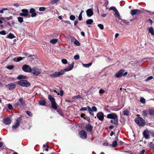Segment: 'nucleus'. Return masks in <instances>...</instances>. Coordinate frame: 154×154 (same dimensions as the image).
<instances>
[{"label": "nucleus", "instance_id": "f257e3e1", "mask_svg": "<svg viewBox=\"0 0 154 154\" xmlns=\"http://www.w3.org/2000/svg\"><path fill=\"white\" fill-rule=\"evenodd\" d=\"M137 117L134 119V121L137 125L139 127H143L146 124L144 119L140 116V115L137 114Z\"/></svg>", "mask_w": 154, "mask_h": 154}, {"label": "nucleus", "instance_id": "f03ea898", "mask_svg": "<svg viewBox=\"0 0 154 154\" xmlns=\"http://www.w3.org/2000/svg\"><path fill=\"white\" fill-rule=\"evenodd\" d=\"M107 118L114 119V124L117 126L118 123V118L116 113H113L108 114L106 116Z\"/></svg>", "mask_w": 154, "mask_h": 154}, {"label": "nucleus", "instance_id": "7ed1b4c3", "mask_svg": "<svg viewBox=\"0 0 154 154\" xmlns=\"http://www.w3.org/2000/svg\"><path fill=\"white\" fill-rule=\"evenodd\" d=\"M16 83L20 86L23 87H27L31 85L30 83L28 81L26 80H20Z\"/></svg>", "mask_w": 154, "mask_h": 154}, {"label": "nucleus", "instance_id": "20e7f679", "mask_svg": "<svg viewBox=\"0 0 154 154\" xmlns=\"http://www.w3.org/2000/svg\"><path fill=\"white\" fill-rule=\"evenodd\" d=\"M19 103H16L14 104L15 108L19 107L21 108L23 107L25 105V101L24 100L23 98H20L19 100Z\"/></svg>", "mask_w": 154, "mask_h": 154}, {"label": "nucleus", "instance_id": "39448f33", "mask_svg": "<svg viewBox=\"0 0 154 154\" xmlns=\"http://www.w3.org/2000/svg\"><path fill=\"white\" fill-rule=\"evenodd\" d=\"M64 74V71L63 69H62L59 72H55L54 73L51 75L50 76L51 78H55L57 77H59Z\"/></svg>", "mask_w": 154, "mask_h": 154}, {"label": "nucleus", "instance_id": "423d86ee", "mask_svg": "<svg viewBox=\"0 0 154 154\" xmlns=\"http://www.w3.org/2000/svg\"><path fill=\"white\" fill-rule=\"evenodd\" d=\"M125 70L123 69H121L117 72L115 75V77L117 78H119L121 77L122 76H124L126 75L127 74V72H125L124 73Z\"/></svg>", "mask_w": 154, "mask_h": 154}, {"label": "nucleus", "instance_id": "0eeeda50", "mask_svg": "<svg viewBox=\"0 0 154 154\" xmlns=\"http://www.w3.org/2000/svg\"><path fill=\"white\" fill-rule=\"evenodd\" d=\"M30 72L32 73L35 76L39 75L41 73L40 70L36 67H33L32 68Z\"/></svg>", "mask_w": 154, "mask_h": 154}, {"label": "nucleus", "instance_id": "6e6552de", "mask_svg": "<svg viewBox=\"0 0 154 154\" xmlns=\"http://www.w3.org/2000/svg\"><path fill=\"white\" fill-rule=\"evenodd\" d=\"M142 12V11L137 9L131 10V11L130 13L132 16L134 15H138Z\"/></svg>", "mask_w": 154, "mask_h": 154}, {"label": "nucleus", "instance_id": "1a4fd4ad", "mask_svg": "<svg viewBox=\"0 0 154 154\" xmlns=\"http://www.w3.org/2000/svg\"><path fill=\"white\" fill-rule=\"evenodd\" d=\"M22 13L20 14V15L21 16L26 17L29 15V12L27 9H24L21 10Z\"/></svg>", "mask_w": 154, "mask_h": 154}, {"label": "nucleus", "instance_id": "9d476101", "mask_svg": "<svg viewBox=\"0 0 154 154\" xmlns=\"http://www.w3.org/2000/svg\"><path fill=\"white\" fill-rule=\"evenodd\" d=\"M31 69L32 68L27 65H24L22 67V70L26 72H30Z\"/></svg>", "mask_w": 154, "mask_h": 154}, {"label": "nucleus", "instance_id": "9b49d317", "mask_svg": "<svg viewBox=\"0 0 154 154\" xmlns=\"http://www.w3.org/2000/svg\"><path fill=\"white\" fill-rule=\"evenodd\" d=\"M151 133L149 131L147 130H145L144 131L143 133V134L144 137L146 139H148L149 138L150 134Z\"/></svg>", "mask_w": 154, "mask_h": 154}, {"label": "nucleus", "instance_id": "f8f14e48", "mask_svg": "<svg viewBox=\"0 0 154 154\" xmlns=\"http://www.w3.org/2000/svg\"><path fill=\"white\" fill-rule=\"evenodd\" d=\"M79 134L80 136V137L81 138L85 139L87 137V134L86 131L82 130L80 131Z\"/></svg>", "mask_w": 154, "mask_h": 154}, {"label": "nucleus", "instance_id": "ddd939ff", "mask_svg": "<svg viewBox=\"0 0 154 154\" xmlns=\"http://www.w3.org/2000/svg\"><path fill=\"white\" fill-rule=\"evenodd\" d=\"M97 118L100 121H102L104 119V115L102 112H100L97 113Z\"/></svg>", "mask_w": 154, "mask_h": 154}, {"label": "nucleus", "instance_id": "4468645a", "mask_svg": "<svg viewBox=\"0 0 154 154\" xmlns=\"http://www.w3.org/2000/svg\"><path fill=\"white\" fill-rule=\"evenodd\" d=\"M74 62H72V63L69 65L66 68L63 69L64 72L69 71L72 69L74 67Z\"/></svg>", "mask_w": 154, "mask_h": 154}, {"label": "nucleus", "instance_id": "2eb2a0df", "mask_svg": "<svg viewBox=\"0 0 154 154\" xmlns=\"http://www.w3.org/2000/svg\"><path fill=\"white\" fill-rule=\"evenodd\" d=\"M22 118L21 117H19L16 120V123L15 125L12 126V128H16L19 125L20 122V121L22 120Z\"/></svg>", "mask_w": 154, "mask_h": 154}, {"label": "nucleus", "instance_id": "dca6fc26", "mask_svg": "<svg viewBox=\"0 0 154 154\" xmlns=\"http://www.w3.org/2000/svg\"><path fill=\"white\" fill-rule=\"evenodd\" d=\"M9 90H12L15 88L16 85L13 83L8 84L5 85Z\"/></svg>", "mask_w": 154, "mask_h": 154}, {"label": "nucleus", "instance_id": "f3484780", "mask_svg": "<svg viewBox=\"0 0 154 154\" xmlns=\"http://www.w3.org/2000/svg\"><path fill=\"white\" fill-rule=\"evenodd\" d=\"M85 128L88 132H91L92 131L93 127L91 124H88L86 126Z\"/></svg>", "mask_w": 154, "mask_h": 154}, {"label": "nucleus", "instance_id": "a211bd4d", "mask_svg": "<svg viewBox=\"0 0 154 154\" xmlns=\"http://www.w3.org/2000/svg\"><path fill=\"white\" fill-rule=\"evenodd\" d=\"M86 11L87 15L88 17L91 16L94 14L93 11L91 8L87 9Z\"/></svg>", "mask_w": 154, "mask_h": 154}, {"label": "nucleus", "instance_id": "6ab92c4d", "mask_svg": "<svg viewBox=\"0 0 154 154\" xmlns=\"http://www.w3.org/2000/svg\"><path fill=\"white\" fill-rule=\"evenodd\" d=\"M3 122L5 125H8L11 124V121L9 118L7 117L4 119Z\"/></svg>", "mask_w": 154, "mask_h": 154}, {"label": "nucleus", "instance_id": "aec40b11", "mask_svg": "<svg viewBox=\"0 0 154 154\" xmlns=\"http://www.w3.org/2000/svg\"><path fill=\"white\" fill-rule=\"evenodd\" d=\"M35 12V10L33 8H31L29 10V12L32 14L31 15V16L32 17H35L36 15L37 14Z\"/></svg>", "mask_w": 154, "mask_h": 154}, {"label": "nucleus", "instance_id": "412c9836", "mask_svg": "<svg viewBox=\"0 0 154 154\" xmlns=\"http://www.w3.org/2000/svg\"><path fill=\"white\" fill-rule=\"evenodd\" d=\"M51 106L54 109H57V108L58 105L56 103V101L51 103Z\"/></svg>", "mask_w": 154, "mask_h": 154}, {"label": "nucleus", "instance_id": "4be33fe9", "mask_svg": "<svg viewBox=\"0 0 154 154\" xmlns=\"http://www.w3.org/2000/svg\"><path fill=\"white\" fill-rule=\"evenodd\" d=\"M114 12L115 13V15H116V16L117 17L118 19L121 20L120 18V14L117 10L116 9L114 11Z\"/></svg>", "mask_w": 154, "mask_h": 154}, {"label": "nucleus", "instance_id": "5701e85b", "mask_svg": "<svg viewBox=\"0 0 154 154\" xmlns=\"http://www.w3.org/2000/svg\"><path fill=\"white\" fill-rule=\"evenodd\" d=\"M39 103L42 106H45L46 104V102L45 100H40L39 101Z\"/></svg>", "mask_w": 154, "mask_h": 154}, {"label": "nucleus", "instance_id": "b1692460", "mask_svg": "<svg viewBox=\"0 0 154 154\" xmlns=\"http://www.w3.org/2000/svg\"><path fill=\"white\" fill-rule=\"evenodd\" d=\"M48 99L51 102V103L55 101V98L50 95H48Z\"/></svg>", "mask_w": 154, "mask_h": 154}, {"label": "nucleus", "instance_id": "393cba45", "mask_svg": "<svg viewBox=\"0 0 154 154\" xmlns=\"http://www.w3.org/2000/svg\"><path fill=\"white\" fill-rule=\"evenodd\" d=\"M26 78V77L25 76H23L22 75H20L18 76L17 77V79L19 80H21L23 79H25Z\"/></svg>", "mask_w": 154, "mask_h": 154}, {"label": "nucleus", "instance_id": "a878e982", "mask_svg": "<svg viewBox=\"0 0 154 154\" xmlns=\"http://www.w3.org/2000/svg\"><path fill=\"white\" fill-rule=\"evenodd\" d=\"M149 31L152 35H154V30L152 27H151L149 28Z\"/></svg>", "mask_w": 154, "mask_h": 154}, {"label": "nucleus", "instance_id": "bb28decb", "mask_svg": "<svg viewBox=\"0 0 154 154\" xmlns=\"http://www.w3.org/2000/svg\"><path fill=\"white\" fill-rule=\"evenodd\" d=\"M58 41V40L57 39L54 38L51 40L50 42L51 43L54 44Z\"/></svg>", "mask_w": 154, "mask_h": 154}, {"label": "nucleus", "instance_id": "cd10ccee", "mask_svg": "<svg viewBox=\"0 0 154 154\" xmlns=\"http://www.w3.org/2000/svg\"><path fill=\"white\" fill-rule=\"evenodd\" d=\"M92 64V62H90L88 64H82V66L86 68H88Z\"/></svg>", "mask_w": 154, "mask_h": 154}, {"label": "nucleus", "instance_id": "c85d7f7f", "mask_svg": "<svg viewBox=\"0 0 154 154\" xmlns=\"http://www.w3.org/2000/svg\"><path fill=\"white\" fill-rule=\"evenodd\" d=\"M93 20L91 19H88L86 21V24L88 25H90L93 22Z\"/></svg>", "mask_w": 154, "mask_h": 154}, {"label": "nucleus", "instance_id": "c756f323", "mask_svg": "<svg viewBox=\"0 0 154 154\" xmlns=\"http://www.w3.org/2000/svg\"><path fill=\"white\" fill-rule=\"evenodd\" d=\"M7 37L10 39H12L15 37V36L11 33H10L8 35Z\"/></svg>", "mask_w": 154, "mask_h": 154}, {"label": "nucleus", "instance_id": "7c9ffc66", "mask_svg": "<svg viewBox=\"0 0 154 154\" xmlns=\"http://www.w3.org/2000/svg\"><path fill=\"white\" fill-rule=\"evenodd\" d=\"M129 111L127 109H125L123 111V114L124 115L128 116L129 115Z\"/></svg>", "mask_w": 154, "mask_h": 154}, {"label": "nucleus", "instance_id": "2f4dec72", "mask_svg": "<svg viewBox=\"0 0 154 154\" xmlns=\"http://www.w3.org/2000/svg\"><path fill=\"white\" fill-rule=\"evenodd\" d=\"M59 0H51L50 4L51 5H53L57 4Z\"/></svg>", "mask_w": 154, "mask_h": 154}, {"label": "nucleus", "instance_id": "473e14b6", "mask_svg": "<svg viewBox=\"0 0 154 154\" xmlns=\"http://www.w3.org/2000/svg\"><path fill=\"white\" fill-rule=\"evenodd\" d=\"M142 115L144 117H146L147 116V112H146V110H143L142 111Z\"/></svg>", "mask_w": 154, "mask_h": 154}, {"label": "nucleus", "instance_id": "72a5a7b5", "mask_svg": "<svg viewBox=\"0 0 154 154\" xmlns=\"http://www.w3.org/2000/svg\"><path fill=\"white\" fill-rule=\"evenodd\" d=\"M149 114L150 115H154V109H149Z\"/></svg>", "mask_w": 154, "mask_h": 154}, {"label": "nucleus", "instance_id": "f704fd0d", "mask_svg": "<svg viewBox=\"0 0 154 154\" xmlns=\"http://www.w3.org/2000/svg\"><path fill=\"white\" fill-rule=\"evenodd\" d=\"M111 145L113 147L115 148L118 145L117 142H116V141H113L112 144Z\"/></svg>", "mask_w": 154, "mask_h": 154}, {"label": "nucleus", "instance_id": "c9c22d12", "mask_svg": "<svg viewBox=\"0 0 154 154\" xmlns=\"http://www.w3.org/2000/svg\"><path fill=\"white\" fill-rule=\"evenodd\" d=\"M88 111L89 112V113L90 115H91L92 116H94V114L93 112V111H92V110L90 107L88 108Z\"/></svg>", "mask_w": 154, "mask_h": 154}, {"label": "nucleus", "instance_id": "e433bc0d", "mask_svg": "<svg viewBox=\"0 0 154 154\" xmlns=\"http://www.w3.org/2000/svg\"><path fill=\"white\" fill-rule=\"evenodd\" d=\"M18 22L20 23H22L23 22V19L22 17H17Z\"/></svg>", "mask_w": 154, "mask_h": 154}, {"label": "nucleus", "instance_id": "4c0bfd02", "mask_svg": "<svg viewBox=\"0 0 154 154\" xmlns=\"http://www.w3.org/2000/svg\"><path fill=\"white\" fill-rule=\"evenodd\" d=\"M90 107L89 106H88L87 107H82L80 109V111H85L88 110V108Z\"/></svg>", "mask_w": 154, "mask_h": 154}, {"label": "nucleus", "instance_id": "58836bf2", "mask_svg": "<svg viewBox=\"0 0 154 154\" xmlns=\"http://www.w3.org/2000/svg\"><path fill=\"white\" fill-rule=\"evenodd\" d=\"M14 67V66L13 65H8L6 66V68L10 70L12 69Z\"/></svg>", "mask_w": 154, "mask_h": 154}, {"label": "nucleus", "instance_id": "ea45409f", "mask_svg": "<svg viewBox=\"0 0 154 154\" xmlns=\"http://www.w3.org/2000/svg\"><path fill=\"white\" fill-rule=\"evenodd\" d=\"M74 44H75V45L79 46H80V44L79 42L77 40V39H75V41L74 42Z\"/></svg>", "mask_w": 154, "mask_h": 154}, {"label": "nucleus", "instance_id": "a19ab883", "mask_svg": "<svg viewBox=\"0 0 154 154\" xmlns=\"http://www.w3.org/2000/svg\"><path fill=\"white\" fill-rule=\"evenodd\" d=\"M8 108L10 110H11L13 109V108L12 107V105L10 104H7Z\"/></svg>", "mask_w": 154, "mask_h": 154}, {"label": "nucleus", "instance_id": "79ce46f5", "mask_svg": "<svg viewBox=\"0 0 154 154\" xmlns=\"http://www.w3.org/2000/svg\"><path fill=\"white\" fill-rule=\"evenodd\" d=\"M61 62L64 64H66L67 63V60L65 59H62L61 60Z\"/></svg>", "mask_w": 154, "mask_h": 154}, {"label": "nucleus", "instance_id": "37998d69", "mask_svg": "<svg viewBox=\"0 0 154 154\" xmlns=\"http://www.w3.org/2000/svg\"><path fill=\"white\" fill-rule=\"evenodd\" d=\"M27 114L30 117H32V114L31 112L29 111H27L26 112Z\"/></svg>", "mask_w": 154, "mask_h": 154}, {"label": "nucleus", "instance_id": "c03bdc74", "mask_svg": "<svg viewBox=\"0 0 154 154\" xmlns=\"http://www.w3.org/2000/svg\"><path fill=\"white\" fill-rule=\"evenodd\" d=\"M24 58H25L24 57H19L17 59L16 62H19Z\"/></svg>", "mask_w": 154, "mask_h": 154}, {"label": "nucleus", "instance_id": "a18cd8bd", "mask_svg": "<svg viewBox=\"0 0 154 154\" xmlns=\"http://www.w3.org/2000/svg\"><path fill=\"white\" fill-rule=\"evenodd\" d=\"M12 18H13L12 16H10L9 17H6L5 18L2 17V18H1V19H2V20H4V19H6L7 20H9L10 19H12Z\"/></svg>", "mask_w": 154, "mask_h": 154}, {"label": "nucleus", "instance_id": "49530a36", "mask_svg": "<svg viewBox=\"0 0 154 154\" xmlns=\"http://www.w3.org/2000/svg\"><path fill=\"white\" fill-rule=\"evenodd\" d=\"M98 26L102 30H103L104 29V26L103 24H98Z\"/></svg>", "mask_w": 154, "mask_h": 154}, {"label": "nucleus", "instance_id": "de8ad7c7", "mask_svg": "<svg viewBox=\"0 0 154 154\" xmlns=\"http://www.w3.org/2000/svg\"><path fill=\"white\" fill-rule=\"evenodd\" d=\"M46 9V8L45 7H40L39 8V10L40 11H44Z\"/></svg>", "mask_w": 154, "mask_h": 154}, {"label": "nucleus", "instance_id": "09e8293b", "mask_svg": "<svg viewBox=\"0 0 154 154\" xmlns=\"http://www.w3.org/2000/svg\"><path fill=\"white\" fill-rule=\"evenodd\" d=\"M75 17L74 15H71L70 16V19L72 20H73L75 19Z\"/></svg>", "mask_w": 154, "mask_h": 154}, {"label": "nucleus", "instance_id": "8fccbe9b", "mask_svg": "<svg viewBox=\"0 0 154 154\" xmlns=\"http://www.w3.org/2000/svg\"><path fill=\"white\" fill-rule=\"evenodd\" d=\"M153 78V77L152 76H150L149 77H148L145 80L146 82H147L152 79Z\"/></svg>", "mask_w": 154, "mask_h": 154}, {"label": "nucleus", "instance_id": "3c124183", "mask_svg": "<svg viewBox=\"0 0 154 154\" xmlns=\"http://www.w3.org/2000/svg\"><path fill=\"white\" fill-rule=\"evenodd\" d=\"M140 101L143 103H146L145 99L144 98H141L140 99Z\"/></svg>", "mask_w": 154, "mask_h": 154}, {"label": "nucleus", "instance_id": "603ef678", "mask_svg": "<svg viewBox=\"0 0 154 154\" xmlns=\"http://www.w3.org/2000/svg\"><path fill=\"white\" fill-rule=\"evenodd\" d=\"M78 19L80 21H81L82 20V14L81 13H80Z\"/></svg>", "mask_w": 154, "mask_h": 154}, {"label": "nucleus", "instance_id": "864d4df0", "mask_svg": "<svg viewBox=\"0 0 154 154\" xmlns=\"http://www.w3.org/2000/svg\"><path fill=\"white\" fill-rule=\"evenodd\" d=\"M92 111H94V112H96L97 111V108L96 106H93L92 107Z\"/></svg>", "mask_w": 154, "mask_h": 154}, {"label": "nucleus", "instance_id": "5fc2aeb1", "mask_svg": "<svg viewBox=\"0 0 154 154\" xmlns=\"http://www.w3.org/2000/svg\"><path fill=\"white\" fill-rule=\"evenodd\" d=\"M116 8L115 7L112 6L110 7L109 8V10H113L114 11Z\"/></svg>", "mask_w": 154, "mask_h": 154}, {"label": "nucleus", "instance_id": "6e6d98bb", "mask_svg": "<svg viewBox=\"0 0 154 154\" xmlns=\"http://www.w3.org/2000/svg\"><path fill=\"white\" fill-rule=\"evenodd\" d=\"M84 119L86 120L88 122H90V119L88 117H85L84 118Z\"/></svg>", "mask_w": 154, "mask_h": 154}, {"label": "nucleus", "instance_id": "4d7b16f0", "mask_svg": "<svg viewBox=\"0 0 154 154\" xmlns=\"http://www.w3.org/2000/svg\"><path fill=\"white\" fill-rule=\"evenodd\" d=\"M57 112L60 115H62L63 114H62V111H61V110L60 109H58L57 108Z\"/></svg>", "mask_w": 154, "mask_h": 154}, {"label": "nucleus", "instance_id": "13d9d810", "mask_svg": "<svg viewBox=\"0 0 154 154\" xmlns=\"http://www.w3.org/2000/svg\"><path fill=\"white\" fill-rule=\"evenodd\" d=\"M7 10H8V9L6 8H2L1 10H0V13L2 14L3 13V12L4 11Z\"/></svg>", "mask_w": 154, "mask_h": 154}, {"label": "nucleus", "instance_id": "bf43d9fd", "mask_svg": "<svg viewBox=\"0 0 154 154\" xmlns=\"http://www.w3.org/2000/svg\"><path fill=\"white\" fill-rule=\"evenodd\" d=\"M149 147L152 149H154V144L152 142H151L149 144Z\"/></svg>", "mask_w": 154, "mask_h": 154}, {"label": "nucleus", "instance_id": "052dcab7", "mask_svg": "<svg viewBox=\"0 0 154 154\" xmlns=\"http://www.w3.org/2000/svg\"><path fill=\"white\" fill-rule=\"evenodd\" d=\"M74 59L75 60H78L79 59V55H76L74 57Z\"/></svg>", "mask_w": 154, "mask_h": 154}, {"label": "nucleus", "instance_id": "680f3d73", "mask_svg": "<svg viewBox=\"0 0 154 154\" xmlns=\"http://www.w3.org/2000/svg\"><path fill=\"white\" fill-rule=\"evenodd\" d=\"M105 92L104 90L103 89H100L99 90V93L100 94H102Z\"/></svg>", "mask_w": 154, "mask_h": 154}, {"label": "nucleus", "instance_id": "e2e57ef3", "mask_svg": "<svg viewBox=\"0 0 154 154\" xmlns=\"http://www.w3.org/2000/svg\"><path fill=\"white\" fill-rule=\"evenodd\" d=\"M80 98V95L75 96L73 97V99H78L79 98Z\"/></svg>", "mask_w": 154, "mask_h": 154}, {"label": "nucleus", "instance_id": "0e129e2a", "mask_svg": "<svg viewBox=\"0 0 154 154\" xmlns=\"http://www.w3.org/2000/svg\"><path fill=\"white\" fill-rule=\"evenodd\" d=\"M103 145L105 146H111L112 145L111 144H109L108 143H104L103 144Z\"/></svg>", "mask_w": 154, "mask_h": 154}, {"label": "nucleus", "instance_id": "69168bd1", "mask_svg": "<svg viewBox=\"0 0 154 154\" xmlns=\"http://www.w3.org/2000/svg\"><path fill=\"white\" fill-rule=\"evenodd\" d=\"M6 34L5 31V30H3L0 32V34L2 35H5Z\"/></svg>", "mask_w": 154, "mask_h": 154}, {"label": "nucleus", "instance_id": "338daca9", "mask_svg": "<svg viewBox=\"0 0 154 154\" xmlns=\"http://www.w3.org/2000/svg\"><path fill=\"white\" fill-rule=\"evenodd\" d=\"M146 21L147 22L149 23L151 25H152V21L151 19H149L147 20Z\"/></svg>", "mask_w": 154, "mask_h": 154}, {"label": "nucleus", "instance_id": "774afa93", "mask_svg": "<svg viewBox=\"0 0 154 154\" xmlns=\"http://www.w3.org/2000/svg\"><path fill=\"white\" fill-rule=\"evenodd\" d=\"M76 39L74 37H72L71 38V42H73L75 41V40Z\"/></svg>", "mask_w": 154, "mask_h": 154}]
</instances>
